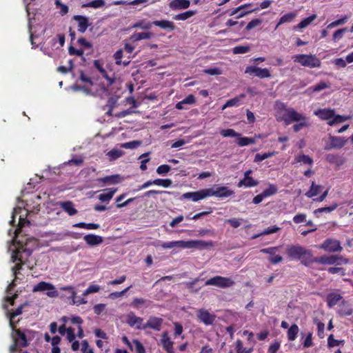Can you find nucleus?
Segmentation results:
<instances>
[{"label":"nucleus","mask_w":353,"mask_h":353,"mask_svg":"<svg viewBox=\"0 0 353 353\" xmlns=\"http://www.w3.org/2000/svg\"><path fill=\"white\" fill-rule=\"evenodd\" d=\"M286 117L284 118V122L285 123V125H289L292 122L294 121H299L304 120L306 117L296 111L294 109L290 108L289 110H286Z\"/></svg>","instance_id":"obj_13"},{"label":"nucleus","mask_w":353,"mask_h":353,"mask_svg":"<svg viewBox=\"0 0 353 353\" xmlns=\"http://www.w3.org/2000/svg\"><path fill=\"white\" fill-rule=\"evenodd\" d=\"M227 223H229L231 225V226L234 228H239L243 223L246 222V221L243 219H236L232 218L230 219H227L225 221Z\"/></svg>","instance_id":"obj_51"},{"label":"nucleus","mask_w":353,"mask_h":353,"mask_svg":"<svg viewBox=\"0 0 353 353\" xmlns=\"http://www.w3.org/2000/svg\"><path fill=\"white\" fill-rule=\"evenodd\" d=\"M325 159L329 163L335 164L337 166L342 165L345 162L344 158L342 156L334 154H327Z\"/></svg>","instance_id":"obj_25"},{"label":"nucleus","mask_w":353,"mask_h":353,"mask_svg":"<svg viewBox=\"0 0 353 353\" xmlns=\"http://www.w3.org/2000/svg\"><path fill=\"white\" fill-rule=\"evenodd\" d=\"M234 281L230 277L216 276L208 279L205 285H214L221 288H227L233 286Z\"/></svg>","instance_id":"obj_9"},{"label":"nucleus","mask_w":353,"mask_h":353,"mask_svg":"<svg viewBox=\"0 0 353 353\" xmlns=\"http://www.w3.org/2000/svg\"><path fill=\"white\" fill-rule=\"evenodd\" d=\"M295 162L296 163H302L303 164H308V165H312L313 164V160L312 158H310L309 156L305 154H299L296 156L295 157Z\"/></svg>","instance_id":"obj_44"},{"label":"nucleus","mask_w":353,"mask_h":353,"mask_svg":"<svg viewBox=\"0 0 353 353\" xmlns=\"http://www.w3.org/2000/svg\"><path fill=\"white\" fill-rule=\"evenodd\" d=\"M316 18V14H314L303 20H302L296 26L294 27V29H303L308 26L310 23L313 22V21Z\"/></svg>","instance_id":"obj_40"},{"label":"nucleus","mask_w":353,"mask_h":353,"mask_svg":"<svg viewBox=\"0 0 353 353\" xmlns=\"http://www.w3.org/2000/svg\"><path fill=\"white\" fill-rule=\"evenodd\" d=\"M100 287L97 285H90L83 292V296H86L90 294L98 292Z\"/></svg>","instance_id":"obj_61"},{"label":"nucleus","mask_w":353,"mask_h":353,"mask_svg":"<svg viewBox=\"0 0 353 353\" xmlns=\"http://www.w3.org/2000/svg\"><path fill=\"white\" fill-rule=\"evenodd\" d=\"M84 241L90 245H96L103 242V238L95 234H87L83 237Z\"/></svg>","instance_id":"obj_28"},{"label":"nucleus","mask_w":353,"mask_h":353,"mask_svg":"<svg viewBox=\"0 0 353 353\" xmlns=\"http://www.w3.org/2000/svg\"><path fill=\"white\" fill-rule=\"evenodd\" d=\"M163 319L157 316H150L147 322L144 323V330L151 328L159 331L161 328Z\"/></svg>","instance_id":"obj_17"},{"label":"nucleus","mask_w":353,"mask_h":353,"mask_svg":"<svg viewBox=\"0 0 353 353\" xmlns=\"http://www.w3.org/2000/svg\"><path fill=\"white\" fill-rule=\"evenodd\" d=\"M294 62L299 63L303 67L310 68H320L321 66V60L314 54H299L292 57Z\"/></svg>","instance_id":"obj_5"},{"label":"nucleus","mask_w":353,"mask_h":353,"mask_svg":"<svg viewBox=\"0 0 353 353\" xmlns=\"http://www.w3.org/2000/svg\"><path fill=\"white\" fill-rule=\"evenodd\" d=\"M153 183H154V185H156L162 186L164 188H168L172 185V181L171 179H157L153 180Z\"/></svg>","instance_id":"obj_50"},{"label":"nucleus","mask_w":353,"mask_h":353,"mask_svg":"<svg viewBox=\"0 0 353 353\" xmlns=\"http://www.w3.org/2000/svg\"><path fill=\"white\" fill-rule=\"evenodd\" d=\"M216 187V197L219 198H225L230 196L234 194V191L230 190L228 187L225 186H217Z\"/></svg>","instance_id":"obj_24"},{"label":"nucleus","mask_w":353,"mask_h":353,"mask_svg":"<svg viewBox=\"0 0 353 353\" xmlns=\"http://www.w3.org/2000/svg\"><path fill=\"white\" fill-rule=\"evenodd\" d=\"M152 36V32H137L130 37V39L135 42L143 39H150Z\"/></svg>","instance_id":"obj_36"},{"label":"nucleus","mask_w":353,"mask_h":353,"mask_svg":"<svg viewBox=\"0 0 353 353\" xmlns=\"http://www.w3.org/2000/svg\"><path fill=\"white\" fill-rule=\"evenodd\" d=\"M236 353H251L253 351V348H246L243 345V343L241 340H237L235 343Z\"/></svg>","instance_id":"obj_43"},{"label":"nucleus","mask_w":353,"mask_h":353,"mask_svg":"<svg viewBox=\"0 0 353 353\" xmlns=\"http://www.w3.org/2000/svg\"><path fill=\"white\" fill-rule=\"evenodd\" d=\"M152 24L153 23L145 21H139L133 25V28H139L142 30H149L152 28Z\"/></svg>","instance_id":"obj_53"},{"label":"nucleus","mask_w":353,"mask_h":353,"mask_svg":"<svg viewBox=\"0 0 353 353\" xmlns=\"http://www.w3.org/2000/svg\"><path fill=\"white\" fill-rule=\"evenodd\" d=\"M290 108H287L286 105L284 103L280 101H276L275 103V110L276 114L275 117L278 121H283L284 118L286 117V110H289Z\"/></svg>","instance_id":"obj_20"},{"label":"nucleus","mask_w":353,"mask_h":353,"mask_svg":"<svg viewBox=\"0 0 353 353\" xmlns=\"http://www.w3.org/2000/svg\"><path fill=\"white\" fill-rule=\"evenodd\" d=\"M80 79L83 82L89 83L91 85V88H88L83 86V87H81V88L76 87V88H74V90H81L83 91L84 92H85L86 94H92L94 95H96V90H97L98 89L96 88V85H94L92 83L89 77H88L86 75H85L83 73L81 74Z\"/></svg>","instance_id":"obj_16"},{"label":"nucleus","mask_w":353,"mask_h":353,"mask_svg":"<svg viewBox=\"0 0 353 353\" xmlns=\"http://www.w3.org/2000/svg\"><path fill=\"white\" fill-rule=\"evenodd\" d=\"M161 343L163 346V348L168 353H173V341L171 340L170 337L168 335V332L165 331L161 334Z\"/></svg>","instance_id":"obj_19"},{"label":"nucleus","mask_w":353,"mask_h":353,"mask_svg":"<svg viewBox=\"0 0 353 353\" xmlns=\"http://www.w3.org/2000/svg\"><path fill=\"white\" fill-rule=\"evenodd\" d=\"M54 3L57 8H60L59 13L61 15H65L68 12V7L65 4H63L60 0H55Z\"/></svg>","instance_id":"obj_60"},{"label":"nucleus","mask_w":353,"mask_h":353,"mask_svg":"<svg viewBox=\"0 0 353 353\" xmlns=\"http://www.w3.org/2000/svg\"><path fill=\"white\" fill-rule=\"evenodd\" d=\"M313 261L324 265H341L345 264L348 260L341 255H323L317 259H313Z\"/></svg>","instance_id":"obj_7"},{"label":"nucleus","mask_w":353,"mask_h":353,"mask_svg":"<svg viewBox=\"0 0 353 353\" xmlns=\"http://www.w3.org/2000/svg\"><path fill=\"white\" fill-rule=\"evenodd\" d=\"M105 6L104 0H94L89 3H84L82 5L83 8H92L94 9L102 8Z\"/></svg>","instance_id":"obj_42"},{"label":"nucleus","mask_w":353,"mask_h":353,"mask_svg":"<svg viewBox=\"0 0 353 353\" xmlns=\"http://www.w3.org/2000/svg\"><path fill=\"white\" fill-rule=\"evenodd\" d=\"M105 81L106 82H102L99 85L100 88L96 90V96L105 97L110 94H117L121 89V82L110 77H106Z\"/></svg>","instance_id":"obj_4"},{"label":"nucleus","mask_w":353,"mask_h":353,"mask_svg":"<svg viewBox=\"0 0 353 353\" xmlns=\"http://www.w3.org/2000/svg\"><path fill=\"white\" fill-rule=\"evenodd\" d=\"M342 296L341 294L336 292L330 293L327 296V305L332 307L338 304L341 300Z\"/></svg>","instance_id":"obj_29"},{"label":"nucleus","mask_w":353,"mask_h":353,"mask_svg":"<svg viewBox=\"0 0 353 353\" xmlns=\"http://www.w3.org/2000/svg\"><path fill=\"white\" fill-rule=\"evenodd\" d=\"M170 169L171 168L168 165H161L157 168V172L159 175H165L170 172Z\"/></svg>","instance_id":"obj_63"},{"label":"nucleus","mask_w":353,"mask_h":353,"mask_svg":"<svg viewBox=\"0 0 353 353\" xmlns=\"http://www.w3.org/2000/svg\"><path fill=\"white\" fill-rule=\"evenodd\" d=\"M126 323L137 330H144L143 319L137 316L133 312H130L125 316Z\"/></svg>","instance_id":"obj_10"},{"label":"nucleus","mask_w":353,"mask_h":353,"mask_svg":"<svg viewBox=\"0 0 353 353\" xmlns=\"http://www.w3.org/2000/svg\"><path fill=\"white\" fill-rule=\"evenodd\" d=\"M105 191H106V192L100 194L98 196V199L101 202L108 203L112 199L114 194L117 192V188H109V189L105 190Z\"/></svg>","instance_id":"obj_26"},{"label":"nucleus","mask_w":353,"mask_h":353,"mask_svg":"<svg viewBox=\"0 0 353 353\" xmlns=\"http://www.w3.org/2000/svg\"><path fill=\"white\" fill-rule=\"evenodd\" d=\"M274 154V152H265L263 154H256L254 157V162H261L268 158L272 157Z\"/></svg>","instance_id":"obj_54"},{"label":"nucleus","mask_w":353,"mask_h":353,"mask_svg":"<svg viewBox=\"0 0 353 353\" xmlns=\"http://www.w3.org/2000/svg\"><path fill=\"white\" fill-rule=\"evenodd\" d=\"M150 303L151 302L150 301L142 298H135L132 301L131 305L136 309H140L143 306H145V307H149Z\"/></svg>","instance_id":"obj_33"},{"label":"nucleus","mask_w":353,"mask_h":353,"mask_svg":"<svg viewBox=\"0 0 353 353\" xmlns=\"http://www.w3.org/2000/svg\"><path fill=\"white\" fill-rule=\"evenodd\" d=\"M147 0H134L132 1H115L112 3V5L114 6H120V5H132L136 6L141 3H146Z\"/></svg>","instance_id":"obj_46"},{"label":"nucleus","mask_w":353,"mask_h":353,"mask_svg":"<svg viewBox=\"0 0 353 353\" xmlns=\"http://www.w3.org/2000/svg\"><path fill=\"white\" fill-rule=\"evenodd\" d=\"M141 144L140 141H132L121 144V147L126 149H134Z\"/></svg>","instance_id":"obj_56"},{"label":"nucleus","mask_w":353,"mask_h":353,"mask_svg":"<svg viewBox=\"0 0 353 353\" xmlns=\"http://www.w3.org/2000/svg\"><path fill=\"white\" fill-rule=\"evenodd\" d=\"M309 125V123L307 121V118H305L304 120L299 121V123L295 124L293 125V129L294 132H299L304 127H307Z\"/></svg>","instance_id":"obj_64"},{"label":"nucleus","mask_w":353,"mask_h":353,"mask_svg":"<svg viewBox=\"0 0 353 353\" xmlns=\"http://www.w3.org/2000/svg\"><path fill=\"white\" fill-rule=\"evenodd\" d=\"M73 227L86 230H97L99 228V225L96 223H78L73 225Z\"/></svg>","instance_id":"obj_47"},{"label":"nucleus","mask_w":353,"mask_h":353,"mask_svg":"<svg viewBox=\"0 0 353 353\" xmlns=\"http://www.w3.org/2000/svg\"><path fill=\"white\" fill-rule=\"evenodd\" d=\"M296 16V14L294 12H290L284 14L280 18L279 21L276 28H277L281 24L291 22L295 18Z\"/></svg>","instance_id":"obj_45"},{"label":"nucleus","mask_w":353,"mask_h":353,"mask_svg":"<svg viewBox=\"0 0 353 353\" xmlns=\"http://www.w3.org/2000/svg\"><path fill=\"white\" fill-rule=\"evenodd\" d=\"M277 192V188L273 184H270L268 188L263 191V196L268 197L276 194Z\"/></svg>","instance_id":"obj_57"},{"label":"nucleus","mask_w":353,"mask_h":353,"mask_svg":"<svg viewBox=\"0 0 353 353\" xmlns=\"http://www.w3.org/2000/svg\"><path fill=\"white\" fill-rule=\"evenodd\" d=\"M11 327L12 329V338L14 341V344L10 346V351L12 352L16 351L17 347H26L28 343L24 333L14 329V326Z\"/></svg>","instance_id":"obj_8"},{"label":"nucleus","mask_w":353,"mask_h":353,"mask_svg":"<svg viewBox=\"0 0 353 353\" xmlns=\"http://www.w3.org/2000/svg\"><path fill=\"white\" fill-rule=\"evenodd\" d=\"M198 319L206 325H212L216 319V316L210 313L205 309H201L197 313Z\"/></svg>","instance_id":"obj_15"},{"label":"nucleus","mask_w":353,"mask_h":353,"mask_svg":"<svg viewBox=\"0 0 353 353\" xmlns=\"http://www.w3.org/2000/svg\"><path fill=\"white\" fill-rule=\"evenodd\" d=\"M330 87V83L325 81H320L319 83L315 85L314 86L310 87L307 90V92H319L324 89L329 88Z\"/></svg>","instance_id":"obj_37"},{"label":"nucleus","mask_w":353,"mask_h":353,"mask_svg":"<svg viewBox=\"0 0 353 353\" xmlns=\"http://www.w3.org/2000/svg\"><path fill=\"white\" fill-rule=\"evenodd\" d=\"M319 248L328 252H341L343 249L339 241L334 239H327Z\"/></svg>","instance_id":"obj_11"},{"label":"nucleus","mask_w":353,"mask_h":353,"mask_svg":"<svg viewBox=\"0 0 353 353\" xmlns=\"http://www.w3.org/2000/svg\"><path fill=\"white\" fill-rule=\"evenodd\" d=\"M245 72L261 79L271 77L270 72L268 68H261L254 65L247 67Z\"/></svg>","instance_id":"obj_12"},{"label":"nucleus","mask_w":353,"mask_h":353,"mask_svg":"<svg viewBox=\"0 0 353 353\" xmlns=\"http://www.w3.org/2000/svg\"><path fill=\"white\" fill-rule=\"evenodd\" d=\"M99 182H103L105 184H116L121 182V178L119 174L107 176L103 178H99L97 179Z\"/></svg>","instance_id":"obj_27"},{"label":"nucleus","mask_w":353,"mask_h":353,"mask_svg":"<svg viewBox=\"0 0 353 353\" xmlns=\"http://www.w3.org/2000/svg\"><path fill=\"white\" fill-rule=\"evenodd\" d=\"M153 24L165 30H173L175 28L174 23L168 20L154 21Z\"/></svg>","instance_id":"obj_32"},{"label":"nucleus","mask_w":353,"mask_h":353,"mask_svg":"<svg viewBox=\"0 0 353 353\" xmlns=\"http://www.w3.org/2000/svg\"><path fill=\"white\" fill-rule=\"evenodd\" d=\"M73 19L78 23V31L83 33L86 31L89 23L88 18L82 15H74Z\"/></svg>","instance_id":"obj_21"},{"label":"nucleus","mask_w":353,"mask_h":353,"mask_svg":"<svg viewBox=\"0 0 353 353\" xmlns=\"http://www.w3.org/2000/svg\"><path fill=\"white\" fill-rule=\"evenodd\" d=\"M214 243L212 241H205L202 240H191L188 241V248H205L212 247Z\"/></svg>","instance_id":"obj_22"},{"label":"nucleus","mask_w":353,"mask_h":353,"mask_svg":"<svg viewBox=\"0 0 353 353\" xmlns=\"http://www.w3.org/2000/svg\"><path fill=\"white\" fill-rule=\"evenodd\" d=\"M169 7L172 10H181L188 8L190 6V0H168Z\"/></svg>","instance_id":"obj_18"},{"label":"nucleus","mask_w":353,"mask_h":353,"mask_svg":"<svg viewBox=\"0 0 353 353\" xmlns=\"http://www.w3.org/2000/svg\"><path fill=\"white\" fill-rule=\"evenodd\" d=\"M133 349L135 350L137 353H145V347L142 343L138 340H133L132 341Z\"/></svg>","instance_id":"obj_62"},{"label":"nucleus","mask_w":353,"mask_h":353,"mask_svg":"<svg viewBox=\"0 0 353 353\" xmlns=\"http://www.w3.org/2000/svg\"><path fill=\"white\" fill-rule=\"evenodd\" d=\"M322 187L316 185L314 181L312 182L310 189L305 193V196L308 198L314 197L319 194Z\"/></svg>","instance_id":"obj_35"},{"label":"nucleus","mask_w":353,"mask_h":353,"mask_svg":"<svg viewBox=\"0 0 353 353\" xmlns=\"http://www.w3.org/2000/svg\"><path fill=\"white\" fill-rule=\"evenodd\" d=\"M250 50V47L249 46H238L232 49V52L235 54H245Z\"/></svg>","instance_id":"obj_55"},{"label":"nucleus","mask_w":353,"mask_h":353,"mask_svg":"<svg viewBox=\"0 0 353 353\" xmlns=\"http://www.w3.org/2000/svg\"><path fill=\"white\" fill-rule=\"evenodd\" d=\"M29 214L30 211L28 208L26 207L22 208V206L18 205L14 209L12 220L10 222L11 225H14L15 223V217L19 215L17 228L13 232L12 229L9 230L8 231L9 235H12V233L14 234L12 239V243L9 246L8 250L12 252L11 261L12 263H15V265L12 267L13 275L15 277H17V274H19V271L23 265L24 260L23 255L25 254L27 256H29L31 253L30 250H27L26 248H23V245L21 242L17 241V236L20 232V228L30 223V221L27 219V216Z\"/></svg>","instance_id":"obj_1"},{"label":"nucleus","mask_w":353,"mask_h":353,"mask_svg":"<svg viewBox=\"0 0 353 353\" xmlns=\"http://www.w3.org/2000/svg\"><path fill=\"white\" fill-rule=\"evenodd\" d=\"M124 154V152L118 148H114L110 150L106 155L109 157L110 161H114L119 157H122Z\"/></svg>","instance_id":"obj_41"},{"label":"nucleus","mask_w":353,"mask_h":353,"mask_svg":"<svg viewBox=\"0 0 353 353\" xmlns=\"http://www.w3.org/2000/svg\"><path fill=\"white\" fill-rule=\"evenodd\" d=\"M347 21V17H343L341 19H337V20L330 23L327 26V29H331V28H333L334 27L343 25V24H345L346 23Z\"/></svg>","instance_id":"obj_59"},{"label":"nucleus","mask_w":353,"mask_h":353,"mask_svg":"<svg viewBox=\"0 0 353 353\" xmlns=\"http://www.w3.org/2000/svg\"><path fill=\"white\" fill-rule=\"evenodd\" d=\"M258 184V181L254 180L252 177L247 176L244 177L243 179L239 182L238 187L241 188L245 186V188H250L256 186Z\"/></svg>","instance_id":"obj_31"},{"label":"nucleus","mask_w":353,"mask_h":353,"mask_svg":"<svg viewBox=\"0 0 353 353\" xmlns=\"http://www.w3.org/2000/svg\"><path fill=\"white\" fill-rule=\"evenodd\" d=\"M245 97V94H242L239 97H234L228 100L222 107V110H225L229 107H234L239 106L240 105L241 101Z\"/></svg>","instance_id":"obj_34"},{"label":"nucleus","mask_w":353,"mask_h":353,"mask_svg":"<svg viewBox=\"0 0 353 353\" xmlns=\"http://www.w3.org/2000/svg\"><path fill=\"white\" fill-rule=\"evenodd\" d=\"M329 139L330 143L325 146V150L340 149L343 148L347 142V140L342 137H336L330 135L329 137Z\"/></svg>","instance_id":"obj_14"},{"label":"nucleus","mask_w":353,"mask_h":353,"mask_svg":"<svg viewBox=\"0 0 353 353\" xmlns=\"http://www.w3.org/2000/svg\"><path fill=\"white\" fill-rule=\"evenodd\" d=\"M299 329L296 324L292 325L288 330V338L290 341L296 339L299 333Z\"/></svg>","instance_id":"obj_39"},{"label":"nucleus","mask_w":353,"mask_h":353,"mask_svg":"<svg viewBox=\"0 0 353 353\" xmlns=\"http://www.w3.org/2000/svg\"><path fill=\"white\" fill-rule=\"evenodd\" d=\"M314 114L320 119L327 121V124L330 126L351 119V116L336 114L334 110L331 108H320L315 110Z\"/></svg>","instance_id":"obj_3"},{"label":"nucleus","mask_w":353,"mask_h":353,"mask_svg":"<svg viewBox=\"0 0 353 353\" xmlns=\"http://www.w3.org/2000/svg\"><path fill=\"white\" fill-rule=\"evenodd\" d=\"M33 292H46V294L50 298H55L57 297L59 293L56 290L55 286L48 282L41 281L37 284L34 285L32 288Z\"/></svg>","instance_id":"obj_6"},{"label":"nucleus","mask_w":353,"mask_h":353,"mask_svg":"<svg viewBox=\"0 0 353 353\" xmlns=\"http://www.w3.org/2000/svg\"><path fill=\"white\" fill-rule=\"evenodd\" d=\"M220 133L224 137H239L240 136L239 133L236 132L232 129L222 130H221Z\"/></svg>","instance_id":"obj_58"},{"label":"nucleus","mask_w":353,"mask_h":353,"mask_svg":"<svg viewBox=\"0 0 353 353\" xmlns=\"http://www.w3.org/2000/svg\"><path fill=\"white\" fill-rule=\"evenodd\" d=\"M195 102V98L192 94L188 95L183 100L179 101L176 105V108H181V105H192Z\"/></svg>","instance_id":"obj_49"},{"label":"nucleus","mask_w":353,"mask_h":353,"mask_svg":"<svg viewBox=\"0 0 353 353\" xmlns=\"http://www.w3.org/2000/svg\"><path fill=\"white\" fill-rule=\"evenodd\" d=\"M196 10H188L183 13L174 15L173 19L176 21H185L196 14Z\"/></svg>","instance_id":"obj_38"},{"label":"nucleus","mask_w":353,"mask_h":353,"mask_svg":"<svg viewBox=\"0 0 353 353\" xmlns=\"http://www.w3.org/2000/svg\"><path fill=\"white\" fill-rule=\"evenodd\" d=\"M182 197L185 199L191 200L193 202H197L200 200L203 199L201 190H199L196 192H189L184 193L182 195Z\"/></svg>","instance_id":"obj_23"},{"label":"nucleus","mask_w":353,"mask_h":353,"mask_svg":"<svg viewBox=\"0 0 353 353\" xmlns=\"http://www.w3.org/2000/svg\"><path fill=\"white\" fill-rule=\"evenodd\" d=\"M59 205L70 216H73L77 213V210L74 208V204L71 201L60 202Z\"/></svg>","instance_id":"obj_30"},{"label":"nucleus","mask_w":353,"mask_h":353,"mask_svg":"<svg viewBox=\"0 0 353 353\" xmlns=\"http://www.w3.org/2000/svg\"><path fill=\"white\" fill-rule=\"evenodd\" d=\"M286 252L290 259H298L305 265H309L313 262L312 252L301 245H288Z\"/></svg>","instance_id":"obj_2"},{"label":"nucleus","mask_w":353,"mask_h":353,"mask_svg":"<svg viewBox=\"0 0 353 353\" xmlns=\"http://www.w3.org/2000/svg\"><path fill=\"white\" fill-rule=\"evenodd\" d=\"M203 199L210 196H216V187L201 189Z\"/></svg>","instance_id":"obj_52"},{"label":"nucleus","mask_w":353,"mask_h":353,"mask_svg":"<svg viewBox=\"0 0 353 353\" xmlns=\"http://www.w3.org/2000/svg\"><path fill=\"white\" fill-rule=\"evenodd\" d=\"M337 207H338V204L336 203H334L330 206L321 208H318V209L315 210L314 211V214H317L318 213H322V212L330 213V212L334 211V210H336Z\"/></svg>","instance_id":"obj_48"}]
</instances>
